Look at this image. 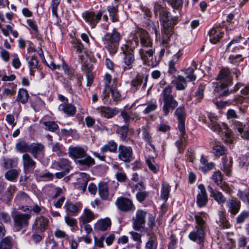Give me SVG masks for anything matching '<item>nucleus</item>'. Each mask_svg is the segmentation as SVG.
Instances as JSON below:
<instances>
[{
  "mask_svg": "<svg viewBox=\"0 0 249 249\" xmlns=\"http://www.w3.org/2000/svg\"><path fill=\"white\" fill-rule=\"evenodd\" d=\"M30 217V214L21 213L16 214L13 218L14 227L16 230L19 231L23 228L27 227Z\"/></svg>",
  "mask_w": 249,
  "mask_h": 249,
  "instance_id": "nucleus-9",
  "label": "nucleus"
},
{
  "mask_svg": "<svg viewBox=\"0 0 249 249\" xmlns=\"http://www.w3.org/2000/svg\"><path fill=\"white\" fill-rule=\"evenodd\" d=\"M208 116L209 119V122L208 123L209 127L213 131L220 132L222 128L217 122V118L212 115H208Z\"/></svg>",
  "mask_w": 249,
  "mask_h": 249,
  "instance_id": "nucleus-36",
  "label": "nucleus"
},
{
  "mask_svg": "<svg viewBox=\"0 0 249 249\" xmlns=\"http://www.w3.org/2000/svg\"><path fill=\"white\" fill-rule=\"evenodd\" d=\"M210 40L213 43L215 44L221 38L223 34L220 28H213L209 33Z\"/></svg>",
  "mask_w": 249,
  "mask_h": 249,
  "instance_id": "nucleus-24",
  "label": "nucleus"
},
{
  "mask_svg": "<svg viewBox=\"0 0 249 249\" xmlns=\"http://www.w3.org/2000/svg\"><path fill=\"white\" fill-rule=\"evenodd\" d=\"M175 115L178 120V128L179 132H183L185 128V121L186 119V112L184 106H181L176 109Z\"/></svg>",
  "mask_w": 249,
  "mask_h": 249,
  "instance_id": "nucleus-12",
  "label": "nucleus"
},
{
  "mask_svg": "<svg viewBox=\"0 0 249 249\" xmlns=\"http://www.w3.org/2000/svg\"><path fill=\"white\" fill-rule=\"evenodd\" d=\"M111 220L109 218L101 219L97 221L94 224L96 231H105L111 226Z\"/></svg>",
  "mask_w": 249,
  "mask_h": 249,
  "instance_id": "nucleus-25",
  "label": "nucleus"
},
{
  "mask_svg": "<svg viewBox=\"0 0 249 249\" xmlns=\"http://www.w3.org/2000/svg\"><path fill=\"white\" fill-rule=\"evenodd\" d=\"M116 80L115 79H112V76L108 73L105 74L104 76V89L102 93L103 99H105L108 97V89H111L113 85L116 86Z\"/></svg>",
  "mask_w": 249,
  "mask_h": 249,
  "instance_id": "nucleus-17",
  "label": "nucleus"
},
{
  "mask_svg": "<svg viewBox=\"0 0 249 249\" xmlns=\"http://www.w3.org/2000/svg\"><path fill=\"white\" fill-rule=\"evenodd\" d=\"M52 150L53 152L56 153V154L59 156L66 155V153L63 151V150L61 148V146L59 143L53 144L52 146Z\"/></svg>",
  "mask_w": 249,
  "mask_h": 249,
  "instance_id": "nucleus-59",
  "label": "nucleus"
},
{
  "mask_svg": "<svg viewBox=\"0 0 249 249\" xmlns=\"http://www.w3.org/2000/svg\"><path fill=\"white\" fill-rule=\"evenodd\" d=\"M0 222L6 224L10 223L11 218L10 214L4 212H0Z\"/></svg>",
  "mask_w": 249,
  "mask_h": 249,
  "instance_id": "nucleus-57",
  "label": "nucleus"
},
{
  "mask_svg": "<svg viewBox=\"0 0 249 249\" xmlns=\"http://www.w3.org/2000/svg\"><path fill=\"white\" fill-rule=\"evenodd\" d=\"M98 193L102 199L104 200L107 199L108 196V190L107 183L100 182L99 183Z\"/></svg>",
  "mask_w": 249,
  "mask_h": 249,
  "instance_id": "nucleus-41",
  "label": "nucleus"
},
{
  "mask_svg": "<svg viewBox=\"0 0 249 249\" xmlns=\"http://www.w3.org/2000/svg\"><path fill=\"white\" fill-rule=\"evenodd\" d=\"M13 247L12 239L7 236L0 241V249H11Z\"/></svg>",
  "mask_w": 249,
  "mask_h": 249,
  "instance_id": "nucleus-47",
  "label": "nucleus"
},
{
  "mask_svg": "<svg viewBox=\"0 0 249 249\" xmlns=\"http://www.w3.org/2000/svg\"><path fill=\"white\" fill-rule=\"evenodd\" d=\"M242 42L243 39L241 37L232 39L227 45L226 51L227 52H235L237 50L243 49L244 47L240 45Z\"/></svg>",
  "mask_w": 249,
  "mask_h": 249,
  "instance_id": "nucleus-22",
  "label": "nucleus"
},
{
  "mask_svg": "<svg viewBox=\"0 0 249 249\" xmlns=\"http://www.w3.org/2000/svg\"><path fill=\"white\" fill-rule=\"evenodd\" d=\"M223 171L225 174L229 176L231 175L232 169V159L231 158L227 157L222 159Z\"/></svg>",
  "mask_w": 249,
  "mask_h": 249,
  "instance_id": "nucleus-33",
  "label": "nucleus"
},
{
  "mask_svg": "<svg viewBox=\"0 0 249 249\" xmlns=\"http://www.w3.org/2000/svg\"><path fill=\"white\" fill-rule=\"evenodd\" d=\"M133 150L130 146H126L120 144L118 147V158L120 160L124 162H130L134 157L133 156Z\"/></svg>",
  "mask_w": 249,
  "mask_h": 249,
  "instance_id": "nucleus-8",
  "label": "nucleus"
},
{
  "mask_svg": "<svg viewBox=\"0 0 249 249\" xmlns=\"http://www.w3.org/2000/svg\"><path fill=\"white\" fill-rule=\"evenodd\" d=\"M204 213H198L195 215L196 225L195 230L191 231L188 238L193 242H196L200 246V248L203 247L205 236L206 235V223Z\"/></svg>",
  "mask_w": 249,
  "mask_h": 249,
  "instance_id": "nucleus-3",
  "label": "nucleus"
},
{
  "mask_svg": "<svg viewBox=\"0 0 249 249\" xmlns=\"http://www.w3.org/2000/svg\"><path fill=\"white\" fill-rule=\"evenodd\" d=\"M95 218L94 213L91 210L85 209L83 216L81 218V222L83 224H86L91 221Z\"/></svg>",
  "mask_w": 249,
  "mask_h": 249,
  "instance_id": "nucleus-44",
  "label": "nucleus"
},
{
  "mask_svg": "<svg viewBox=\"0 0 249 249\" xmlns=\"http://www.w3.org/2000/svg\"><path fill=\"white\" fill-rule=\"evenodd\" d=\"M138 188L139 192L136 194V198L139 202H142L148 196V193L144 190L145 188L143 183H139L136 186Z\"/></svg>",
  "mask_w": 249,
  "mask_h": 249,
  "instance_id": "nucleus-38",
  "label": "nucleus"
},
{
  "mask_svg": "<svg viewBox=\"0 0 249 249\" xmlns=\"http://www.w3.org/2000/svg\"><path fill=\"white\" fill-rule=\"evenodd\" d=\"M188 80L181 75H178L174 77V79L172 81V84H173L177 90H183L187 87Z\"/></svg>",
  "mask_w": 249,
  "mask_h": 249,
  "instance_id": "nucleus-19",
  "label": "nucleus"
},
{
  "mask_svg": "<svg viewBox=\"0 0 249 249\" xmlns=\"http://www.w3.org/2000/svg\"><path fill=\"white\" fill-rule=\"evenodd\" d=\"M22 158L24 171L27 173L33 171L36 167V162L31 156L25 153L22 155Z\"/></svg>",
  "mask_w": 249,
  "mask_h": 249,
  "instance_id": "nucleus-16",
  "label": "nucleus"
},
{
  "mask_svg": "<svg viewBox=\"0 0 249 249\" xmlns=\"http://www.w3.org/2000/svg\"><path fill=\"white\" fill-rule=\"evenodd\" d=\"M147 212L141 209L137 211L135 216L132 219V227L136 231L144 229Z\"/></svg>",
  "mask_w": 249,
  "mask_h": 249,
  "instance_id": "nucleus-7",
  "label": "nucleus"
},
{
  "mask_svg": "<svg viewBox=\"0 0 249 249\" xmlns=\"http://www.w3.org/2000/svg\"><path fill=\"white\" fill-rule=\"evenodd\" d=\"M210 196L220 206H223L227 201L226 197L220 191L213 189L211 186H208Z\"/></svg>",
  "mask_w": 249,
  "mask_h": 249,
  "instance_id": "nucleus-18",
  "label": "nucleus"
},
{
  "mask_svg": "<svg viewBox=\"0 0 249 249\" xmlns=\"http://www.w3.org/2000/svg\"><path fill=\"white\" fill-rule=\"evenodd\" d=\"M136 33L139 36L141 45L142 47H152V42L147 31L142 28H139Z\"/></svg>",
  "mask_w": 249,
  "mask_h": 249,
  "instance_id": "nucleus-15",
  "label": "nucleus"
},
{
  "mask_svg": "<svg viewBox=\"0 0 249 249\" xmlns=\"http://www.w3.org/2000/svg\"><path fill=\"white\" fill-rule=\"evenodd\" d=\"M146 216L148 218V223L147 224L149 227L150 229H153V228L155 225V215L151 213H148L147 212Z\"/></svg>",
  "mask_w": 249,
  "mask_h": 249,
  "instance_id": "nucleus-60",
  "label": "nucleus"
},
{
  "mask_svg": "<svg viewBox=\"0 0 249 249\" xmlns=\"http://www.w3.org/2000/svg\"><path fill=\"white\" fill-rule=\"evenodd\" d=\"M64 207L68 213L72 215H75L81 209L82 205L79 202L73 204L71 202H67Z\"/></svg>",
  "mask_w": 249,
  "mask_h": 249,
  "instance_id": "nucleus-28",
  "label": "nucleus"
},
{
  "mask_svg": "<svg viewBox=\"0 0 249 249\" xmlns=\"http://www.w3.org/2000/svg\"><path fill=\"white\" fill-rule=\"evenodd\" d=\"M117 150V144L113 140L109 141L101 148L102 153L109 152L116 153Z\"/></svg>",
  "mask_w": 249,
  "mask_h": 249,
  "instance_id": "nucleus-34",
  "label": "nucleus"
},
{
  "mask_svg": "<svg viewBox=\"0 0 249 249\" xmlns=\"http://www.w3.org/2000/svg\"><path fill=\"white\" fill-rule=\"evenodd\" d=\"M63 69L66 74L68 78L70 80H73L74 77L77 79V84L80 86L81 85V79L82 76L80 74H75L74 70L73 69L70 68L67 65L64 64L63 65Z\"/></svg>",
  "mask_w": 249,
  "mask_h": 249,
  "instance_id": "nucleus-21",
  "label": "nucleus"
},
{
  "mask_svg": "<svg viewBox=\"0 0 249 249\" xmlns=\"http://www.w3.org/2000/svg\"><path fill=\"white\" fill-rule=\"evenodd\" d=\"M198 188L200 192L196 196V202L199 207H202L206 206L208 203V196L203 184H199Z\"/></svg>",
  "mask_w": 249,
  "mask_h": 249,
  "instance_id": "nucleus-14",
  "label": "nucleus"
},
{
  "mask_svg": "<svg viewBox=\"0 0 249 249\" xmlns=\"http://www.w3.org/2000/svg\"><path fill=\"white\" fill-rule=\"evenodd\" d=\"M121 36L115 29L111 33H107L102 37V40L106 48L111 55L115 54L118 49Z\"/></svg>",
  "mask_w": 249,
  "mask_h": 249,
  "instance_id": "nucleus-6",
  "label": "nucleus"
},
{
  "mask_svg": "<svg viewBox=\"0 0 249 249\" xmlns=\"http://www.w3.org/2000/svg\"><path fill=\"white\" fill-rule=\"evenodd\" d=\"M20 171L15 169L9 170L5 173V177L9 181H14L18 178Z\"/></svg>",
  "mask_w": 249,
  "mask_h": 249,
  "instance_id": "nucleus-49",
  "label": "nucleus"
},
{
  "mask_svg": "<svg viewBox=\"0 0 249 249\" xmlns=\"http://www.w3.org/2000/svg\"><path fill=\"white\" fill-rule=\"evenodd\" d=\"M180 139L176 142V145L179 153H182L186 146V140L187 137L185 133V129L183 132H180Z\"/></svg>",
  "mask_w": 249,
  "mask_h": 249,
  "instance_id": "nucleus-40",
  "label": "nucleus"
},
{
  "mask_svg": "<svg viewBox=\"0 0 249 249\" xmlns=\"http://www.w3.org/2000/svg\"><path fill=\"white\" fill-rule=\"evenodd\" d=\"M142 139L146 142L153 149L154 146L152 144V137L150 133V129L148 126L143 127L142 128Z\"/></svg>",
  "mask_w": 249,
  "mask_h": 249,
  "instance_id": "nucleus-46",
  "label": "nucleus"
},
{
  "mask_svg": "<svg viewBox=\"0 0 249 249\" xmlns=\"http://www.w3.org/2000/svg\"><path fill=\"white\" fill-rule=\"evenodd\" d=\"M159 16L163 25L161 43L164 47H166L174 33V26L178 22L177 19L175 17L170 18L169 12L166 9L160 13Z\"/></svg>",
  "mask_w": 249,
  "mask_h": 249,
  "instance_id": "nucleus-2",
  "label": "nucleus"
},
{
  "mask_svg": "<svg viewBox=\"0 0 249 249\" xmlns=\"http://www.w3.org/2000/svg\"><path fill=\"white\" fill-rule=\"evenodd\" d=\"M68 153L69 156L75 160V162L76 160L82 158L87 153L83 148L79 146L70 147Z\"/></svg>",
  "mask_w": 249,
  "mask_h": 249,
  "instance_id": "nucleus-20",
  "label": "nucleus"
},
{
  "mask_svg": "<svg viewBox=\"0 0 249 249\" xmlns=\"http://www.w3.org/2000/svg\"><path fill=\"white\" fill-rule=\"evenodd\" d=\"M148 240L145 244V249H157L158 242L157 236L154 232H148Z\"/></svg>",
  "mask_w": 249,
  "mask_h": 249,
  "instance_id": "nucleus-30",
  "label": "nucleus"
},
{
  "mask_svg": "<svg viewBox=\"0 0 249 249\" xmlns=\"http://www.w3.org/2000/svg\"><path fill=\"white\" fill-rule=\"evenodd\" d=\"M16 190V187L15 186L11 185L9 187L7 191L5 193V195L6 196L7 199L6 200V203H8L10 199H11L13 194Z\"/></svg>",
  "mask_w": 249,
  "mask_h": 249,
  "instance_id": "nucleus-62",
  "label": "nucleus"
},
{
  "mask_svg": "<svg viewBox=\"0 0 249 249\" xmlns=\"http://www.w3.org/2000/svg\"><path fill=\"white\" fill-rule=\"evenodd\" d=\"M205 89V85L203 84H200L196 91L195 93L196 97V100L198 102H200V100L203 98L204 96V90Z\"/></svg>",
  "mask_w": 249,
  "mask_h": 249,
  "instance_id": "nucleus-56",
  "label": "nucleus"
},
{
  "mask_svg": "<svg viewBox=\"0 0 249 249\" xmlns=\"http://www.w3.org/2000/svg\"><path fill=\"white\" fill-rule=\"evenodd\" d=\"M80 177L78 179L79 186L78 188L81 189L83 192H84L86 189L88 183L89 181V176L85 173H82L80 174Z\"/></svg>",
  "mask_w": 249,
  "mask_h": 249,
  "instance_id": "nucleus-37",
  "label": "nucleus"
},
{
  "mask_svg": "<svg viewBox=\"0 0 249 249\" xmlns=\"http://www.w3.org/2000/svg\"><path fill=\"white\" fill-rule=\"evenodd\" d=\"M115 204L117 208L124 212H128L135 209L132 201L127 198L119 197L116 200Z\"/></svg>",
  "mask_w": 249,
  "mask_h": 249,
  "instance_id": "nucleus-10",
  "label": "nucleus"
},
{
  "mask_svg": "<svg viewBox=\"0 0 249 249\" xmlns=\"http://www.w3.org/2000/svg\"><path fill=\"white\" fill-rule=\"evenodd\" d=\"M212 179L216 185H220L222 182V175L220 171H216L212 176Z\"/></svg>",
  "mask_w": 249,
  "mask_h": 249,
  "instance_id": "nucleus-58",
  "label": "nucleus"
},
{
  "mask_svg": "<svg viewBox=\"0 0 249 249\" xmlns=\"http://www.w3.org/2000/svg\"><path fill=\"white\" fill-rule=\"evenodd\" d=\"M35 158H37L44 153V146L40 143H34L30 145V151Z\"/></svg>",
  "mask_w": 249,
  "mask_h": 249,
  "instance_id": "nucleus-23",
  "label": "nucleus"
},
{
  "mask_svg": "<svg viewBox=\"0 0 249 249\" xmlns=\"http://www.w3.org/2000/svg\"><path fill=\"white\" fill-rule=\"evenodd\" d=\"M4 167L6 169H9L16 167L18 164V160L16 159H4Z\"/></svg>",
  "mask_w": 249,
  "mask_h": 249,
  "instance_id": "nucleus-55",
  "label": "nucleus"
},
{
  "mask_svg": "<svg viewBox=\"0 0 249 249\" xmlns=\"http://www.w3.org/2000/svg\"><path fill=\"white\" fill-rule=\"evenodd\" d=\"M171 191L170 186L166 183H163L160 192V198L165 203L169 196Z\"/></svg>",
  "mask_w": 249,
  "mask_h": 249,
  "instance_id": "nucleus-43",
  "label": "nucleus"
},
{
  "mask_svg": "<svg viewBox=\"0 0 249 249\" xmlns=\"http://www.w3.org/2000/svg\"><path fill=\"white\" fill-rule=\"evenodd\" d=\"M129 41L122 47L121 49L124 54V61L126 65L124 70H129L132 68L135 58L133 53L135 48L139 44V38L135 34H132L129 36Z\"/></svg>",
  "mask_w": 249,
  "mask_h": 249,
  "instance_id": "nucleus-4",
  "label": "nucleus"
},
{
  "mask_svg": "<svg viewBox=\"0 0 249 249\" xmlns=\"http://www.w3.org/2000/svg\"><path fill=\"white\" fill-rule=\"evenodd\" d=\"M103 14L102 11H99L96 15L92 12L87 11L83 14V18L92 28H94L101 19Z\"/></svg>",
  "mask_w": 249,
  "mask_h": 249,
  "instance_id": "nucleus-11",
  "label": "nucleus"
},
{
  "mask_svg": "<svg viewBox=\"0 0 249 249\" xmlns=\"http://www.w3.org/2000/svg\"><path fill=\"white\" fill-rule=\"evenodd\" d=\"M49 221V219L47 217L42 215L39 216L35 220L33 228L37 232H44L48 226Z\"/></svg>",
  "mask_w": 249,
  "mask_h": 249,
  "instance_id": "nucleus-13",
  "label": "nucleus"
},
{
  "mask_svg": "<svg viewBox=\"0 0 249 249\" xmlns=\"http://www.w3.org/2000/svg\"><path fill=\"white\" fill-rule=\"evenodd\" d=\"M107 10L109 14V16L113 22L118 21V8L117 6L110 5L107 7Z\"/></svg>",
  "mask_w": 249,
  "mask_h": 249,
  "instance_id": "nucleus-48",
  "label": "nucleus"
},
{
  "mask_svg": "<svg viewBox=\"0 0 249 249\" xmlns=\"http://www.w3.org/2000/svg\"><path fill=\"white\" fill-rule=\"evenodd\" d=\"M213 153L216 156H220L225 154L227 151V149L223 145L216 144L213 147Z\"/></svg>",
  "mask_w": 249,
  "mask_h": 249,
  "instance_id": "nucleus-52",
  "label": "nucleus"
},
{
  "mask_svg": "<svg viewBox=\"0 0 249 249\" xmlns=\"http://www.w3.org/2000/svg\"><path fill=\"white\" fill-rule=\"evenodd\" d=\"M228 207L230 213L234 215L239 211L240 209V202L237 200L236 199L232 198L230 199L228 203Z\"/></svg>",
  "mask_w": 249,
  "mask_h": 249,
  "instance_id": "nucleus-32",
  "label": "nucleus"
},
{
  "mask_svg": "<svg viewBox=\"0 0 249 249\" xmlns=\"http://www.w3.org/2000/svg\"><path fill=\"white\" fill-rule=\"evenodd\" d=\"M97 110L102 116L107 118H111L118 113L116 108L104 107L98 108Z\"/></svg>",
  "mask_w": 249,
  "mask_h": 249,
  "instance_id": "nucleus-29",
  "label": "nucleus"
},
{
  "mask_svg": "<svg viewBox=\"0 0 249 249\" xmlns=\"http://www.w3.org/2000/svg\"><path fill=\"white\" fill-rule=\"evenodd\" d=\"M149 169L154 174L157 173L160 170L159 165L156 163L155 159L152 157H147L145 160Z\"/></svg>",
  "mask_w": 249,
  "mask_h": 249,
  "instance_id": "nucleus-42",
  "label": "nucleus"
},
{
  "mask_svg": "<svg viewBox=\"0 0 249 249\" xmlns=\"http://www.w3.org/2000/svg\"><path fill=\"white\" fill-rule=\"evenodd\" d=\"M58 170H61L66 172L69 173L71 169L70 161L66 159H60L56 163Z\"/></svg>",
  "mask_w": 249,
  "mask_h": 249,
  "instance_id": "nucleus-45",
  "label": "nucleus"
},
{
  "mask_svg": "<svg viewBox=\"0 0 249 249\" xmlns=\"http://www.w3.org/2000/svg\"><path fill=\"white\" fill-rule=\"evenodd\" d=\"M193 67H189L188 68L183 69L181 70V71L184 72L186 75L185 77L188 81H194L196 78V75L194 73V71L197 68L196 63L193 61L192 62Z\"/></svg>",
  "mask_w": 249,
  "mask_h": 249,
  "instance_id": "nucleus-26",
  "label": "nucleus"
},
{
  "mask_svg": "<svg viewBox=\"0 0 249 249\" xmlns=\"http://www.w3.org/2000/svg\"><path fill=\"white\" fill-rule=\"evenodd\" d=\"M157 104L156 103H152L148 104L146 108L143 110V112L144 114H148L151 111H154L157 107Z\"/></svg>",
  "mask_w": 249,
  "mask_h": 249,
  "instance_id": "nucleus-63",
  "label": "nucleus"
},
{
  "mask_svg": "<svg viewBox=\"0 0 249 249\" xmlns=\"http://www.w3.org/2000/svg\"><path fill=\"white\" fill-rule=\"evenodd\" d=\"M14 26V24L11 23L10 24L6 25L5 28H1V31L3 35L6 36H8L10 33H11L13 30V29Z\"/></svg>",
  "mask_w": 249,
  "mask_h": 249,
  "instance_id": "nucleus-64",
  "label": "nucleus"
},
{
  "mask_svg": "<svg viewBox=\"0 0 249 249\" xmlns=\"http://www.w3.org/2000/svg\"><path fill=\"white\" fill-rule=\"evenodd\" d=\"M59 108L69 116H73L76 113V108L71 104H62L60 105Z\"/></svg>",
  "mask_w": 249,
  "mask_h": 249,
  "instance_id": "nucleus-35",
  "label": "nucleus"
},
{
  "mask_svg": "<svg viewBox=\"0 0 249 249\" xmlns=\"http://www.w3.org/2000/svg\"><path fill=\"white\" fill-rule=\"evenodd\" d=\"M43 124L45 126V129L50 131L54 132L58 128L57 124L53 121L44 122Z\"/></svg>",
  "mask_w": 249,
  "mask_h": 249,
  "instance_id": "nucleus-54",
  "label": "nucleus"
},
{
  "mask_svg": "<svg viewBox=\"0 0 249 249\" xmlns=\"http://www.w3.org/2000/svg\"><path fill=\"white\" fill-rule=\"evenodd\" d=\"M29 199L28 195L24 192H19L17 195L15 201L18 203L23 204Z\"/></svg>",
  "mask_w": 249,
  "mask_h": 249,
  "instance_id": "nucleus-50",
  "label": "nucleus"
},
{
  "mask_svg": "<svg viewBox=\"0 0 249 249\" xmlns=\"http://www.w3.org/2000/svg\"><path fill=\"white\" fill-rule=\"evenodd\" d=\"M29 97V95L26 89H20L18 92L16 101L22 104H25L28 102Z\"/></svg>",
  "mask_w": 249,
  "mask_h": 249,
  "instance_id": "nucleus-39",
  "label": "nucleus"
},
{
  "mask_svg": "<svg viewBox=\"0 0 249 249\" xmlns=\"http://www.w3.org/2000/svg\"><path fill=\"white\" fill-rule=\"evenodd\" d=\"M172 89L173 86L168 85L163 89L160 94V101L163 103L162 111L164 116H167L171 109H174L178 106V102L172 94Z\"/></svg>",
  "mask_w": 249,
  "mask_h": 249,
  "instance_id": "nucleus-5",
  "label": "nucleus"
},
{
  "mask_svg": "<svg viewBox=\"0 0 249 249\" xmlns=\"http://www.w3.org/2000/svg\"><path fill=\"white\" fill-rule=\"evenodd\" d=\"M75 162L79 165L85 166L87 168L93 165L95 163L94 159L87 153L82 158L76 160Z\"/></svg>",
  "mask_w": 249,
  "mask_h": 249,
  "instance_id": "nucleus-31",
  "label": "nucleus"
},
{
  "mask_svg": "<svg viewBox=\"0 0 249 249\" xmlns=\"http://www.w3.org/2000/svg\"><path fill=\"white\" fill-rule=\"evenodd\" d=\"M217 82L213 84V91L218 93L219 97L227 96L230 94V90L228 87L231 85L232 83V77L229 69L223 68L220 71L215 78Z\"/></svg>",
  "mask_w": 249,
  "mask_h": 249,
  "instance_id": "nucleus-1",
  "label": "nucleus"
},
{
  "mask_svg": "<svg viewBox=\"0 0 249 249\" xmlns=\"http://www.w3.org/2000/svg\"><path fill=\"white\" fill-rule=\"evenodd\" d=\"M107 92H108V94L109 92L111 93L112 98L114 101H120L122 99L121 92L116 88L111 87V89H108Z\"/></svg>",
  "mask_w": 249,
  "mask_h": 249,
  "instance_id": "nucleus-51",
  "label": "nucleus"
},
{
  "mask_svg": "<svg viewBox=\"0 0 249 249\" xmlns=\"http://www.w3.org/2000/svg\"><path fill=\"white\" fill-rule=\"evenodd\" d=\"M249 216V213L248 212H242L236 218V222L238 224H241L244 222L245 220Z\"/></svg>",
  "mask_w": 249,
  "mask_h": 249,
  "instance_id": "nucleus-61",
  "label": "nucleus"
},
{
  "mask_svg": "<svg viewBox=\"0 0 249 249\" xmlns=\"http://www.w3.org/2000/svg\"><path fill=\"white\" fill-rule=\"evenodd\" d=\"M154 50L150 49L145 50L144 49H141L140 50V54L142 59L143 60L145 65H150V60L153 58Z\"/></svg>",
  "mask_w": 249,
  "mask_h": 249,
  "instance_id": "nucleus-27",
  "label": "nucleus"
},
{
  "mask_svg": "<svg viewBox=\"0 0 249 249\" xmlns=\"http://www.w3.org/2000/svg\"><path fill=\"white\" fill-rule=\"evenodd\" d=\"M16 148L20 152H28L30 151V145L24 141L20 142L17 143Z\"/></svg>",
  "mask_w": 249,
  "mask_h": 249,
  "instance_id": "nucleus-53",
  "label": "nucleus"
}]
</instances>
